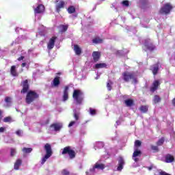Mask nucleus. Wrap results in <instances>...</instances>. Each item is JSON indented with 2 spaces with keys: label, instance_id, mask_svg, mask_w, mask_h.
<instances>
[{
  "label": "nucleus",
  "instance_id": "nucleus-1",
  "mask_svg": "<svg viewBox=\"0 0 175 175\" xmlns=\"http://www.w3.org/2000/svg\"><path fill=\"white\" fill-rule=\"evenodd\" d=\"M72 98L74 99V102H76L77 105H81L84 99V93L80 90H75Z\"/></svg>",
  "mask_w": 175,
  "mask_h": 175
},
{
  "label": "nucleus",
  "instance_id": "nucleus-2",
  "mask_svg": "<svg viewBox=\"0 0 175 175\" xmlns=\"http://www.w3.org/2000/svg\"><path fill=\"white\" fill-rule=\"evenodd\" d=\"M105 166L103 165V163H100V161H98L96 163L94 166H93L92 168H91L89 172H87V175H94L95 173H98L99 170H103L105 169Z\"/></svg>",
  "mask_w": 175,
  "mask_h": 175
},
{
  "label": "nucleus",
  "instance_id": "nucleus-3",
  "mask_svg": "<svg viewBox=\"0 0 175 175\" xmlns=\"http://www.w3.org/2000/svg\"><path fill=\"white\" fill-rule=\"evenodd\" d=\"M44 150L46 154L44 155V157H42L41 160L42 165H44V163H46V161H47V159H49V158H50V157L53 155V150H51V145H50V144H46L44 146Z\"/></svg>",
  "mask_w": 175,
  "mask_h": 175
},
{
  "label": "nucleus",
  "instance_id": "nucleus-4",
  "mask_svg": "<svg viewBox=\"0 0 175 175\" xmlns=\"http://www.w3.org/2000/svg\"><path fill=\"white\" fill-rule=\"evenodd\" d=\"M62 155L68 154L70 159H73L76 157V152L72 150L70 146H66L64 149H62Z\"/></svg>",
  "mask_w": 175,
  "mask_h": 175
},
{
  "label": "nucleus",
  "instance_id": "nucleus-5",
  "mask_svg": "<svg viewBox=\"0 0 175 175\" xmlns=\"http://www.w3.org/2000/svg\"><path fill=\"white\" fill-rule=\"evenodd\" d=\"M73 117L75 118V121H71L70 124H68V128H70L75 125V126H77L79 125V120H80V111H77L76 109L73 110Z\"/></svg>",
  "mask_w": 175,
  "mask_h": 175
},
{
  "label": "nucleus",
  "instance_id": "nucleus-6",
  "mask_svg": "<svg viewBox=\"0 0 175 175\" xmlns=\"http://www.w3.org/2000/svg\"><path fill=\"white\" fill-rule=\"evenodd\" d=\"M39 95L36 94V92L30 91L27 93L26 96V103L29 105V103H32L33 102L34 99H36Z\"/></svg>",
  "mask_w": 175,
  "mask_h": 175
},
{
  "label": "nucleus",
  "instance_id": "nucleus-7",
  "mask_svg": "<svg viewBox=\"0 0 175 175\" xmlns=\"http://www.w3.org/2000/svg\"><path fill=\"white\" fill-rule=\"evenodd\" d=\"M123 79L124 81H129L130 80H133V83H136V77H135V75L131 73V72H124L122 75Z\"/></svg>",
  "mask_w": 175,
  "mask_h": 175
},
{
  "label": "nucleus",
  "instance_id": "nucleus-8",
  "mask_svg": "<svg viewBox=\"0 0 175 175\" xmlns=\"http://www.w3.org/2000/svg\"><path fill=\"white\" fill-rule=\"evenodd\" d=\"M172 8L173 7H172L170 3H166L160 10V13L161 14H169V13H170V10H172Z\"/></svg>",
  "mask_w": 175,
  "mask_h": 175
},
{
  "label": "nucleus",
  "instance_id": "nucleus-9",
  "mask_svg": "<svg viewBox=\"0 0 175 175\" xmlns=\"http://www.w3.org/2000/svg\"><path fill=\"white\" fill-rule=\"evenodd\" d=\"M51 129L55 132H59L62 129V123H54L51 124Z\"/></svg>",
  "mask_w": 175,
  "mask_h": 175
},
{
  "label": "nucleus",
  "instance_id": "nucleus-10",
  "mask_svg": "<svg viewBox=\"0 0 175 175\" xmlns=\"http://www.w3.org/2000/svg\"><path fill=\"white\" fill-rule=\"evenodd\" d=\"M118 166L117 167L118 172H121L124 169V165H125V161H124V159L120 157L118 159Z\"/></svg>",
  "mask_w": 175,
  "mask_h": 175
},
{
  "label": "nucleus",
  "instance_id": "nucleus-11",
  "mask_svg": "<svg viewBox=\"0 0 175 175\" xmlns=\"http://www.w3.org/2000/svg\"><path fill=\"white\" fill-rule=\"evenodd\" d=\"M44 12V5L42 4H38L36 8H34L35 14L43 13Z\"/></svg>",
  "mask_w": 175,
  "mask_h": 175
},
{
  "label": "nucleus",
  "instance_id": "nucleus-12",
  "mask_svg": "<svg viewBox=\"0 0 175 175\" xmlns=\"http://www.w3.org/2000/svg\"><path fill=\"white\" fill-rule=\"evenodd\" d=\"M55 39H57V37H52L49 43H48V50H52V49H54V44H55Z\"/></svg>",
  "mask_w": 175,
  "mask_h": 175
},
{
  "label": "nucleus",
  "instance_id": "nucleus-13",
  "mask_svg": "<svg viewBox=\"0 0 175 175\" xmlns=\"http://www.w3.org/2000/svg\"><path fill=\"white\" fill-rule=\"evenodd\" d=\"M149 42H150L149 40H145L144 46L146 47L147 50H149L150 51H152L153 50H155V46L152 43H150Z\"/></svg>",
  "mask_w": 175,
  "mask_h": 175
},
{
  "label": "nucleus",
  "instance_id": "nucleus-14",
  "mask_svg": "<svg viewBox=\"0 0 175 175\" xmlns=\"http://www.w3.org/2000/svg\"><path fill=\"white\" fill-rule=\"evenodd\" d=\"M166 163H172V162H174V157L172 156V154H167L165 157V161Z\"/></svg>",
  "mask_w": 175,
  "mask_h": 175
},
{
  "label": "nucleus",
  "instance_id": "nucleus-15",
  "mask_svg": "<svg viewBox=\"0 0 175 175\" xmlns=\"http://www.w3.org/2000/svg\"><path fill=\"white\" fill-rule=\"evenodd\" d=\"M159 81H154L152 83V87L150 88V91L152 92H154V91H157L158 90V87H159Z\"/></svg>",
  "mask_w": 175,
  "mask_h": 175
},
{
  "label": "nucleus",
  "instance_id": "nucleus-16",
  "mask_svg": "<svg viewBox=\"0 0 175 175\" xmlns=\"http://www.w3.org/2000/svg\"><path fill=\"white\" fill-rule=\"evenodd\" d=\"M28 88H29V86L28 85V80H25L23 83V90L21 92L23 94H25L28 91Z\"/></svg>",
  "mask_w": 175,
  "mask_h": 175
},
{
  "label": "nucleus",
  "instance_id": "nucleus-17",
  "mask_svg": "<svg viewBox=\"0 0 175 175\" xmlns=\"http://www.w3.org/2000/svg\"><path fill=\"white\" fill-rule=\"evenodd\" d=\"M65 5V2L64 1H59L57 5H56V10L57 12V13H59V11L61 10V9H62V8H64V6Z\"/></svg>",
  "mask_w": 175,
  "mask_h": 175
},
{
  "label": "nucleus",
  "instance_id": "nucleus-18",
  "mask_svg": "<svg viewBox=\"0 0 175 175\" xmlns=\"http://www.w3.org/2000/svg\"><path fill=\"white\" fill-rule=\"evenodd\" d=\"M92 57H93L94 61L95 62H96L99 61V58L100 57V53H99L98 51H94L92 53Z\"/></svg>",
  "mask_w": 175,
  "mask_h": 175
},
{
  "label": "nucleus",
  "instance_id": "nucleus-19",
  "mask_svg": "<svg viewBox=\"0 0 175 175\" xmlns=\"http://www.w3.org/2000/svg\"><path fill=\"white\" fill-rule=\"evenodd\" d=\"M68 91H69V87L66 86L64 91V96H63V100L65 102L66 100H68Z\"/></svg>",
  "mask_w": 175,
  "mask_h": 175
},
{
  "label": "nucleus",
  "instance_id": "nucleus-20",
  "mask_svg": "<svg viewBox=\"0 0 175 175\" xmlns=\"http://www.w3.org/2000/svg\"><path fill=\"white\" fill-rule=\"evenodd\" d=\"M140 155H142V151L139 150L138 148H134L133 158H136V157H140Z\"/></svg>",
  "mask_w": 175,
  "mask_h": 175
},
{
  "label": "nucleus",
  "instance_id": "nucleus-21",
  "mask_svg": "<svg viewBox=\"0 0 175 175\" xmlns=\"http://www.w3.org/2000/svg\"><path fill=\"white\" fill-rule=\"evenodd\" d=\"M59 77H56L53 81L52 85L53 87H58L59 85Z\"/></svg>",
  "mask_w": 175,
  "mask_h": 175
},
{
  "label": "nucleus",
  "instance_id": "nucleus-22",
  "mask_svg": "<svg viewBox=\"0 0 175 175\" xmlns=\"http://www.w3.org/2000/svg\"><path fill=\"white\" fill-rule=\"evenodd\" d=\"M105 147V144L102 142H96L94 144V149L98 150V148H103Z\"/></svg>",
  "mask_w": 175,
  "mask_h": 175
},
{
  "label": "nucleus",
  "instance_id": "nucleus-23",
  "mask_svg": "<svg viewBox=\"0 0 175 175\" xmlns=\"http://www.w3.org/2000/svg\"><path fill=\"white\" fill-rule=\"evenodd\" d=\"M16 66H12L11 67V69H10V72H11V75L12 76H18V73L17 72V70H16Z\"/></svg>",
  "mask_w": 175,
  "mask_h": 175
},
{
  "label": "nucleus",
  "instance_id": "nucleus-24",
  "mask_svg": "<svg viewBox=\"0 0 175 175\" xmlns=\"http://www.w3.org/2000/svg\"><path fill=\"white\" fill-rule=\"evenodd\" d=\"M74 51L77 55H80V54H81V48H80L79 45H75Z\"/></svg>",
  "mask_w": 175,
  "mask_h": 175
},
{
  "label": "nucleus",
  "instance_id": "nucleus-25",
  "mask_svg": "<svg viewBox=\"0 0 175 175\" xmlns=\"http://www.w3.org/2000/svg\"><path fill=\"white\" fill-rule=\"evenodd\" d=\"M21 163H23V161H21V159L16 160L14 164L15 170H18L19 167L21 166Z\"/></svg>",
  "mask_w": 175,
  "mask_h": 175
},
{
  "label": "nucleus",
  "instance_id": "nucleus-26",
  "mask_svg": "<svg viewBox=\"0 0 175 175\" xmlns=\"http://www.w3.org/2000/svg\"><path fill=\"white\" fill-rule=\"evenodd\" d=\"M92 42L95 43V44H99L103 42V40L101 39L99 37H96V38H95L94 39L92 40Z\"/></svg>",
  "mask_w": 175,
  "mask_h": 175
},
{
  "label": "nucleus",
  "instance_id": "nucleus-27",
  "mask_svg": "<svg viewBox=\"0 0 175 175\" xmlns=\"http://www.w3.org/2000/svg\"><path fill=\"white\" fill-rule=\"evenodd\" d=\"M159 64H157L155 66H153L152 68H151V70H152V73L153 75H157L158 73V70H159Z\"/></svg>",
  "mask_w": 175,
  "mask_h": 175
},
{
  "label": "nucleus",
  "instance_id": "nucleus-28",
  "mask_svg": "<svg viewBox=\"0 0 175 175\" xmlns=\"http://www.w3.org/2000/svg\"><path fill=\"white\" fill-rule=\"evenodd\" d=\"M67 30H68V25H60L59 26V31L60 32H65Z\"/></svg>",
  "mask_w": 175,
  "mask_h": 175
},
{
  "label": "nucleus",
  "instance_id": "nucleus-29",
  "mask_svg": "<svg viewBox=\"0 0 175 175\" xmlns=\"http://www.w3.org/2000/svg\"><path fill=\"white\" fill-rule=\"evenodd\" d=\"M107 65L105 63H99L95 65L96 69H101L102 68H106Z\"/></svg>",
  "mask_w": 175,
  "mask_h": 175
},
{
  "label": "nucleus",
  "instance_id": "nucleus-30",
  "mask_svg": "<svg viewBox=\"0 0 175 175\" xmlns=\"http://www.w3.org/2000/svg\"><path fill=\"white\" fill-rule=\"evenodd\" d=\"M139 110L142 111V113H147V111H148V106L142 105L140 107Z\"/></svg>",
  "mask_w": 175,
  "mask_h": 175
},
{
  "label": "nucleus",
  "instance_id": "nucleus-31",
  "mask_svg": "<svg viewBox=\"0 0 175 175\" xmlns=\"http://www.w3.org/2000/svg\"><path fill=\"white\" fill-rule=\"evenodd\" d=\"M161 102V97L158 95H155L153 98V103L157 105V103H159Z\"/></svg>",
  "mask_w": 175,
  "mask_h": 175
},
{
  "label": "nucleus",
  "instance_id": "nucleus-32",
  "mask_svg": "<svg viewBox=\"0 0 175 175\" xmlns=\"http://www.w3.org/2000/svg\"><path fill=\"white\" fill-rule=\"evenodd\" d=\"M124 103L128 107H131V106L133 105V100H131V99L126 100L124 101Z\"/></svg>",
  "mask_w": 175,
  "mask_h": 175
},
{
  "label": "nucleus",
  "instance_id": "nucleus-33",
  "mask_svg": "<svg viewBox=\"0 0 175 175\" xmlns=\"http://www.w3.org/2000/svg\"><path fill=\"white\" fill-rule=\"evenodd\" d=\"M68 12L70 14H72V13H75V12H76V8H75L73 5H71L68 8Z\"/></svg>",
  "mask_w": 175,
  "mask_h": 175
},
{
  "label": "nucleus",
  "instance_id": "nucleus-34",
  "mask_svg": "<svg viewBox=\"0 0 175 175\" xmlns=\"http://www.w3.org/2000/svg\"><path fill=\"white\" fill-rule=\"evenodd\" d=\"M113 85V82L109 80L107 83V88L108 91H111V85Z\"/></svg>",
  "mask_w": 175,
  "mask_h": 175
},
{
  "label": "nucleus",
  "instance_id": "nucleus-35",
  "mask_svg": "<svg viewBox=\"0 0 175 175\" xmlns=\"http://www.w3.org/2000/svg\"><path fill=\"white\" fill-rule=\"evenodd\" d=\"M22 151H23L24 152H25L26 154H29V152H32V148H23Z\"/></svg>",
  "mask_w": 175,
  "mask_h": 175
},
{
  "label": "nucleus",
  "instance_id": "nucleus-36",
  "mask_svg": "<svg viewBox=\"0 0 175 175\" xmlns=\"http://www.w3.org/2000/svg\"><path fill=\"white\" fill-rule=\"evenodd\" d=\"M142 146V142L139 140H136L135 142V148H139Z\"/></svg>",
  "mask_w": 175,
  "mask_h": 175
},
{
  "label": "nucleus",
  "instance_id": "nucleus-37",
  "mask_svg": "<svg viewBox=\"0 0 175 175\" xmlns=\"http://www.w3.org/2000/svg\"><path fill=\"white\" fill-rule=\"evenodd\" d=\"M10 100H12V98H10V97H6L5 98V102L7 103L6 106H10Z\"/></svg>",
  "mask_w": 175,
  "mask_h": 175
},
{
  "label": "nucleus",
  "instance_id": "nucleus-38",
  "mask_svg": "<svg viewBox=\"0 0 175 175\" xmlns=\"http://www.w3.org/2000/svg\"><path fill=\"white\" fill-rule=\"evenodd\" d=\"M89 110H90V114L91 116H95V114H96V109H94L92 108H90Z\"/></svg>",
  "mask_w": 175,
  "mask_h": 175
},
{
  "label": "nucleus",
  "instance_id": "nucleus-39",
  "mask_svg": "<svg viewBox=\"0 0 175 175\" xmlns=\"http://www.w3.org/2000/svg\"><path fill=\"white\" fill-rule=\"evenodd\" d=\"M164 142H165V139L161 138L157 142V146H162V144H163Z\"/></svg>",
  "mask_w": 175,
  "mask_h": 175
},
{
  "label": "nucleus",
  "instance_id": "nucleus-40",
  "mask_svg": "<svg viewBox=\"0 0 175 175\" xmlns=\"http://www.w3.org/2000/svg\"><path fill=\"white\" fill-rule=\"evenodd\" d=\"M16 148H11V152H10V155L11 157H14V155H16Z\"/></svg>",
  "mask_w": 175,
  "mask_h": 175
},
{
  "label": "nucleus",
  "instance_id": "nucleus-41",
  "mask_svg": "<svg viewBox=\"0 0 175 175\" xmlns=\"http://www.w3.org/2000/svg\"><path fill=\"white\" fill-rule=\"evenodd\" d=\"M123 6H126V8H128V6H129V1H123L122 2Z\"/></svg>",
  "mask_w": 175,
  "mask_h": 175
},
{
  "label": "nucleus",
  "instance_id": "nucleus-42",
  "mask_svg": "<svg viewBox=\"0 0 175 175\" xmlns=\"http://www.w3.org/2000/svg\"><path fill=\"white\" fill-rule=\"evenodd\" d=\"M12 121V118L10 117H6L3 119L4 122H10Z\"/></svg>",
  "mask_w": 175,
  "mask_h": 175
},
{
  "label": "nucleus",
  "instance_id": "nucleus-43",
  "mask_svg": "<svg viewBox=\"0 0 175 175\" xmlns=\"http://www.w3.org/2000/svg\"><path fill=\"white\" fill-rule=\"evenodd\" d=\"M16 134L18 136H23V131H21V130H18V131L16 132Z\"/></svg>",
  "mask_w": 175,
  "mask_h": 175
},
{
  "label": "nucleus",
  "instance_id": "nucleus-44",
  "mask_svg": "<svg viewBox=\"0 0 175 175\" xmlns=\"http://www.w3.org/2000/svg\"><path fill=\"white\" fill-rule=\"evenodd\" d=\"M62 174L63 175H69V171H68L66 170H64L62 172Z\"/></svg>",
  "mask_w": 175,
  "mask_h": 175
},
{
  "label": "nucleus",
  "instance_id": "nucleus-45",
  "mask_svg": "<svg viewBox=\"0 0 175 175\" xmlns=\"http://www.w3.org/2000/svg\"><path fill=\"white\" fill-rule=\"evenodd\" d=\"M118 54H119V55H125V52H124V51H118Z\"/></svg>",
  "mask_w": 175,
  "mask_h": 175
},
{
  "label": "nucleus",
  "instance_id": "nucleus-46",
  "mask_svg": "<svg viewBox=\"0 0 175 175\" xmlns=\"http://www.w3.org/2000/svg\"><path fill=\"white\" fill-rule=\"evenodd\" d=\"M152 150H153L154 151H158V146H152Z\"/></svg>",
  "mask_w": 175,
  "mask_h": 175
},
{
  "label": "nucleus",
  "instance_id": "nucleus-47",
  "mask_svg": "<svg viewBox=\"0 0 175 175\" xmlns=\"http://www.w3.org/2000/svg\"><path fill=\"white\" fill-rule=\"evenodd\" d=\"M5 132V127H0V133H3Z\"/></svg>",
  "mask_w": 175,
  "mask_h": 175
},
{
  "label": "nucleus",
  "instance_id": "nucleus-48",
  "mask_svg": "<svg viewBox=\"0 0 175 175\" xmlns=\"http://www.w3.org/2000/svg\"><path fill=\"white\" fill-rule=\"evenodd\" d=\"M160 175H170V174H169L166 172H160Z\"/></svg>",
  "mask_w": 175,
  "mask_h": 175
},
{
  "label": "nucleus",
  "instance_id": "nucleus-49",
  "mask_svg": "<svg viewBox=\"0 0 175 175\" xmlns=\"http://www.w3.org/2000/svg\"><path fill=\"white\" fill-rule=\"evenodd\" d=\"M23 56L20 57L19 58H18V61H23Z\"/></svg>",
  "mask_w": 175,
  "mask_h": 175
},
{
  "label": "nucleus",
  "instance_id": "nucleus-50",
  "mask_svg": "<svg viewBox=\"0 0 175 175\" xmlns=\"http://www.w3.org/2000/svg\"><path fill=\"white\" fill-rule=\"evenodd\" d=\"M21 66L22 68H25V66H27V63H23Z\"/></svg>",
  "mask_w": 175,
  "mask_h": 175
},
{
  "label": "nucleus",
  "instance_id": "nucleus-51",
  "mask_svg": "<svg viewBox=\"0 0 175 175\" xmlns=\"http://www.w3.org/2000/svg\"><path fill=\"white\" fill-rule=\"evenodd\" d=\"M2 120V111H0V121Z\"/></svg>",
  "mask_w": 175,
  "mask_h": 175
},
{
  "label": "nucleus",
  "instance_id": "nucleus-52",
  "mask_svg": "<svg viewBox=\"0 0 175 175\" xmlns=\"http://www.w3.org/2000/svg\"><path fill=\"white\" fill-rule=\"evenodd\" d=\"M135 162H139V159L138 158H134Z\"/></svg>",
  "mask_w": 175,
  "mask_h": 175
},
{
  "label": "nucleus",
  "instance_id": "nucleus-53",
  "mask_svg": "<svg viewBox=\"0 0 175 175\" xmlns=\"http://www.w3.org/2000/svg\"><path fill=\"white\" fill-rule=\"evenodd\" d=\"M173 105H175V98L172 100Z\"/></svg>",
  "mask_w": 175,
  "mask_h": 175
},
{
  "label": "nucleus",
  "instance_id": "nucleus-54",
  "mask_svg": "<svg viewBox=\"0 0 175 175\" xmlns=\"http://www.w3.org/2000/svg\"><path fill=\"white\" fill-rule=\"evenodd\" d=\"M99 79V75H97V77L95 78L96 80H98Z\"/></svg>",
  "mask_w": 175,
  "mask_h": 175
},
{
  "label": "nucleus",
  "instance_id": "nucleus-55",
  "mask_svg": "<svg viewBox=\"0 0 175 175\" xmlns=\"http://www.w3.org/2000/svg\"><path fill=\"white\" fill-rule=\"evenodd\" d=\"M18 29H20V28H16V32H18Z\"/></svg>",
  "mask_w": 175,
  "mask_h": 175
},
{
  "label": "nucleus",
  "instance_id": "nucleus-56",
  "mask_svg": "<svg viewBox=\"0 0 175 175\" xmlns=\"http://www.w3.org/2000/svg\"><path fill=\"white\" fill-rule=\"evenodd\" d=\"M116 124H117L118 125H120V121H117V122H116Z\"/></svg>",
  "mask_w": 175,
  "mask_h": 175
},
{
  "label": "nucleus",
  "instance_id": "nucleus-57",
  "mask_svg": "<svg viewBox=\"0 0 175 175\" xmlns=\"http://www.w3.org/2000/svg\"><path fill=\"white\" fill-rule=\"evenodd\" d=\"M148 170H151V169H152L151 167H148Z\"/></svg>",
  "mask_w": 175,
  "mask_h": 175
},
{
  "label": "nucleus",
  "instance_id": "nucleus-58",
  "mask_svg": "<svg viewBox=\"0 0 175 175\" xmlns=\"http://www.w3.org/2000/svg\"><path fill=\"white\" fill-rule=\"evenodd\" d=\"M56 2H58V0H56Z\"/></svg>",
  "mask_w": 175,
  "mask_h": 175
}]
</instances>
